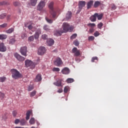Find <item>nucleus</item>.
<instances>
[{
    "mask_svg": "<svg viewBox=\"0 0 128 128\" xmlns=\"http://www.w3.org/2000/svg\"><path fill=\"white\" fill-rule=\"evenodd\" d=\"M63 30H56V33L58 36H62V34L64 32H72L74 28L72 26H70V24L68 23H64L63 25Z\"/></svg>",
    "mask_w": 128,
    "mask_h": 128,
    "instance_id": "obj_1",
    "label": "nucleus"
},
{
    "mask_svg": "<svg viewBox=\"0 0 128 128\" xmlns=\"http://www.w3.org/2000/svg\"><path fill=\"white\" fill-rule=\"evenodd\" d=\"M50 10V18H56V12L54 8V2H50L48 6Z\"/></svg>",
    "mask_w": 128,
    "mask_h": 128,
    "instance_id": "obj_2",
    "label": "nucleus"
},
{
    "mask_svg": "<svg viewBox=\"0 0 128 128\" xmlns=\"http://www.w3.org/2000/svg\"><path fill=\"white\" fill-rule=\"evenodd\" d=\"M10 72L12 78H14V80H18V78H22V75L21 74L20 72L16 69H12L10 70Z\"/></svg>",
    "mask_w": 128,
    "mask_h": 128,
    "instance_id": "obj_3",
    "label": "nucleus"
},
{
    "mask_svg": "<svg viewBox=\"0 0 128 128\" xmlns=\"http://www.w3.org/2000/svg\"><path fill=\"white\" fill-rule=\"evenodd\" d=\"M86 1H79L78 2V10L76 14H78L80 12H82V10L84 6H86Z\"/></svg>",
    "mask_w": 128,
    "mask_h": 128,
    "instance_id": "obj_4",
    "label": "nucleus"
},
{
    "mask_svg": "<svg viewBox=\"0 0 128 128\" xmlns=\"http://www.w3.org/2000/svg\"><path fill=\"white\" fill-rule=\"evenodd\" d=\"M46 6V2L41 0L37 6L38 10H42Z\"/></svg>",
    "mask_w": 128,
    "mask_h": 128,
    "instance_id": "obj_5",
    "label": "nucleus"
},
{
    "mask_svg": "<svg viewBox=\"0 0 128 128\" xmlns=\"http://www.w3.org/2000/svg\"><path fill=\"white\" fill-rule=\"evenodd\" d=\"M20 52L22 54V56H26L28 55L26 54V52H28V47L26 46L21 47L20 49Z\"/></svg>",
    "mask_w": 128,
    "mask_h": 128,
    "instance_id": "obj_6",
    "label": "nucleus"
},
{
    "mask_svg": "<svg viewBox=\"0 0 128 128\" xmlns=\"http://www.w3.org/2000/svg\"><path fill=\"white\" fill-rule=\"evenodd\" d=\"M72 53L74 54V56H80V50H78V48L76 47L72 48Z\"/></svg>",
    "mask_w": 128,
    "mask_h": 128,
    "instance_id": "obj_7",
    "label": "nucleus"
},
{
    "mask_svg": "<svg viewBox=\"0 0 128 128\" xmlns=\"http://www.w3.org/2000/svg\"><path fill=\"white\" fill-rule=\"evenodd\" d=\"M25 66L26 68H28V66H32V68H34V64L32 61L29 60H26Z\"/></svg>",
    "mask_w": 128,
    "mask_h": 128,
    "instance_id": "obj_8",
    "label": "nucleus"
},
{
    "mask_svg": "<svg viewBox=\"0 0 128 128\" xmlns=\"http://www.w3.org/2000/svg\"><path fill=\"white\" fill-rule=\"evenodd\" d=\"M62 64V60L60 58H57L55 62H54V64L55 66H60Z\"/></svg>",
    "mask_w": 128,
    "mask_h": 128,
    "instance_id": "obj_9",
    "label": "nucleus"
},
{
    "mask_svg": "<svg viewBox=\"0 0 128 128\" xmlns=\"http://www.w3.org/2000/svg\"><path fill=\"white\" fill-rule=\"evenodd\" d=\"M64 80L58 79L56 82L54 83V86H64Z\"/></svg>",
    "mask_w": 128,
    "mask_h": 128,
    "instance_id": "obj_10",
    "label": "nucleus"
},
{
    "mask_svg": "<svg viewBox=\"0 0 128 128\" xmlns=\"http://www.w3.org/2000/svg\"><path fill=\"white\" fill-rule=\"evenodd\" d=\"M46 52V48L41 46L38 50V54L39 56H42V54H44Z\"/></svg>",
    "mask_w": 128,
    "mask_h": 128,
    "instance_id": "obj_11",
    "label": "nucleus"
},
{
    "mask_svg": "<svg viewBox=\"0 0 128 128\" xmlns=\"http://www.w3.org/2000/svg\"><path fill=\"white\" fill-rule=\"evenodd\" d=\"M14 56L18 60H19V62H24V60H26L24 58L20 56V55L18 54V53L14 54Z\"/></svg>",
    "mask_w": 128,
    "mask_h": 128,
    "instance_id": "obj_12",
    "label": "nucleus"
},
{
    "mask_svg": "<svg viewBox=\"0 0 128 128\" xmlns=\"http://www.w3.org/2000/svg\"><path fill=\"white\" fill-rule=\"evenodd\" d=\"M0 52H6V46L2 42L0 44Z\"/></svg>",
    "mask_w": 128,
    "mask_h": 128,
    "instance_id": "obj_13",
    "label": "nucleus"
},
{
    "mask_svg": "<svg viewBox=\"0 0 128 128\" xmlns=\"http://www.w3.org/2000/svg\"><path fill=\"white\" fill-rule=\"evenodd\" d=\"M42 34V30L40 28H38L36 30V32L34 35V38L38 39L40 38V35Z\"/></svg>",
    "mask_w": 128,
    "mask_h": 128,
    "instance_id": "obj_14",
    "label": "nucleus"
},
{
    "mask_svg": "<svg viewBox=\"0 0 128 128\" xmlns=\"http://www.w3.org/2000/svg\"><path fill=\"white\" fill-rule=\"evenodd\" d=\"M96 16H98V13H95L94 15H92L90 17V20H91L92 22H96Z\"/></svg>",
    "mask_w": 128,
    "mask_h": 128,
    "instance_id": "obj_15",
    "label": "nucleus"
},
{
    "mask_svg": "<svg viewBox=\"0 0 128 128\" xmlns=\"http://www.w3.org/2000/svg\"><path fill=\"white\" fill-rule=\"evenodd\" d=\"M63 74H70V69L68 68H64L62 70Z\"/></svg>",
    "mask_w": 128,
    "mask_h": 128,
    "instance_id": "obj_16",
    "label": "nucleus"
},
{
    "mask_svg": "<svg viewBox=\"0 0 128 128\" xmlns=\"http://www.w3.org/2000/svg\"><path fill=\"white\" fill-rule=\"evenodd\" d=\"M47 44L49 46H52L54 44V40L52 38L48 39L47 40Z\"/></svg>",
    "mask_w": 128,
    "mask_h": 128,
    "instance_id": "obj_17",
    "label": "nucleus"
},
{
    "mask_svg": "<svg viewBox=\"0 0 128 128\" xmlns=\"http://www.w3.org/2000/svg\"><path fill=\"white\" fill-rule=\"evenodd\" d=\"M16 42V38L14 37H10L9 38L10 44H14Z\"/></svg>",
    "mask_w": 128,
    "mask_h": 128,
    "instance_id": "obj_18",
    "label": "nucleus"
},
{
    "mask_svg": "<svg viewBox=\"0 0 128 128\" xmlns=\"http://www.w3.org/2000/svg\"><path fill=\"white\" fill-rule=\"evenodd\" d=\"M42 74H38L37 76H36L35 82H40V80H42Z\"/></svg>",
    "mask_w": 128,
    "mask_h": 128,
    "instance_id": "obj_19",
    "label": "nucleus"
},
{
    "mask_svg": "<svg viewBox=\"0 0 128 128\" xmlns=\"http://www.w3.org/2000/svg\"><path fill=\"white\" fill-rule=\"evenodd\" d=\"M92 4H94V1L90 0V2H88L86 4L88 10H89V8H90Z\"/></svg>",
    "mask_w": 128,
    "mask_h": 128,
    "instance_id": "obj_20",
    "label": "nucleus"
},
{
    "mask_svg": "<svg viewBox=\"0 0 128 128\" xmlns=\"http://www.w3.org/2000/svg\"><path fill=\"white\" fill-rule=\"evenodd\" d=\"M32 114V111L30 110H28L27 111L26 113V120H30V114Z\"/></svg>",
    "mask_w": 128,
    "mask_h": 128,
    "instance_id": "obj_21",
    "label": "nucleus"
},
{
    "mask_svg": "<svg viewBox=\"0 0 128 128\" xmlns=\"http://www.w3.org/2000/svg\"><path fill=\"white\" fill-rule=\"evenodd\" d=\"M74 82V80L72 78H68L66 80V82L68 84H72V82Z\"/></svg>",
    "mask_w": 128,
    "mask_h": 128,
    "instance_id": "obj_22",
    "label": "nucleus"
},
{
    "mask_svg": "<svg viewBox=\"0 0 128 128\" xmlns=\"http://www.w3.org/2000/svg\"><path fill=\"white\" fill-rule=\"evenodd\" d=\"M36 2H38V0H30V4L32 6H36Z\"/></svg>",
    "mask_w": 128,
    "mask_h": 128,
    "instance_id": "obj_23",
    "label": "nucleus"
},
{
    "mask_svg": "<svg viewBox=\"0 0 128 128\" xmlns=\"http://www.w3.org/2000/svg\"><path fill=\"white\" fill-rule=\"evenodd\" d=\"M70 18H72V12H68L66 15V18H67V20H70Z\"/></svg>",
    "mask_w": 128,
    "mask_h": 128,
    "instance_id": "obj_24",
    "label": "nucleus"
},
{
    "mask_svg": "<svg viewBox=\"0 0 128 128\" xmlns=\"http://www.w3.org/2000/svg\"><path fill=\"white\" fill-rule=\"evenodd\" d=\"M10 4V3L8 2L3 1L2 2H0V6H8Z\"/></svg>",
    "mask_w": 128,
    "mask_h": 128,
    "instance_id": "obj_25",
    "label": "nucleus"
},
{
    "mask_svg": "<svg viewBox=\"0 0 128 128\" xmlns=\"http://www.w3.org/2000/svg\"><path fill=\"white\" fill-rule=\"evenodd\" d=\"M102 16H104V14H98L97 13L96 18H98V20H100L102 18Z\"/></svg>",
    "mask_w": 128,
    "mask_h": 128,
    "instance_id": "obj_26",
    "label": "nucleus"
},
{
    "mask_svg": "<svg viewBox=\"0 0 128 128\" xmlns=\"http://www.w3.org/2000/svg\"><path fill=\"white\" fill-rule=\"evenodd\" d=\"M100 5V2L99 1H96L94 4V8H98Z\"/></svg>",
    "mask_w": 128,
    "mask_h": 128,
    "instance_id": "obj_27",
    "label": "nucleus"
},
{
    "mask_svg": "<svg viewBox=\"0 0 128 128\" xmlns=\"http://www.w3.org/2000/svg\"><path fill=\"white\" fill-rule=\"evenodd\" d=\"M88 26L90 28H96V24L94 23H89L88 24Z\"/></svg>",
    "mask_w": 128,
    "mask_h": 128,
    "instance_id": "obj_28",
    "label": "nucleus"
},
{
    "mask_svg": "<svg viewBox=\"0 0 128 128\" xmlns=\"http://www.w3.org/2000/svg\"><path fill=\"white\" fill-rule=\"evenodd\" d=\"M30 94V98H33V96H36V91L34 90L32 92H31Z\"/></svg>",
    "mask_w": 128,
    "mask_h": 128,
    "instance_id": "obj_29",
    "label": "nucleus"
},
{
    "mask_svg": "<svg viewBox=\"0 0 128 128\" xmlns=\"http://www.w3.org/2000/svg\"><path fill=\"white\" fill-rule=\"evenodd\" d=\"M110 6H111V10H116V4H111Z\"/></svg>",
    "mask_w": 128,
    "mask_h": 128,
    "instance_id": "obj_30",
    "label": "nucleus"
},
{
    "mask_svg": "<svg viewBox=\"0 0 128 128\" xmlns=\"http://www.w3.org/2000/svg\"><path fill=\"white\" fill-rule=\"evenodd\" d=\"M30 124H36V121L34 120V118H31V119L29 121Z\"/></svg>",
    "mask_w": 128,
    "mask_h": 128,
    "instance_id": "obj_31",
    "label": "nucleus"
},
{
    "mask_svg": "<svg viewBox=\"0 0 128 128\" xmlns=\"http://www.w3.org/2000/svg\"><path fill=\"white\" fill-rule=\"evenodd\" d=\"M14 30V28H10L9 30H6V32L7 34H12V32H13Z\"/></svg>",
    "mask_w": 128,
    "mask_h": 128,
    "instance_id": "obj_32",
    "label": "nucleus"
},
{
    "mask_svg": "<svg viewBox=\"0 0 128 128\" xmlns=\"http://www.w3.org/2000/svg\"><path fill=\"white\" fill-rule=\"evenodd\" d=\"M6 80V78L5 76L0 77V82H4Z\"/></svg>",
    "mask_w": 128,
    "mask_h": 128,
    "instance_id": "obj_33",
    "label": "nucleus"
},
{
    "mask_svg": "<svg viewBox=\"0 0 128 128\" xmlns=\"http://www.w3.org/2000/svg\"><path fill=\"white\" fill-rule=\"evenodd\" d=\"M46 20L47 22H48V24H52V22H54V21L50 19V18H48V17H46Z\"/></svg>",
    "mask_w": 128,
    "mask_h": 128,
    "instance_id": "obj_34",
    "label": "nucleus"
},
{
    "mask_svg": "<svg viewBox=\"0 0 128 128\" xmlns=\"http://www.w3.org/2000/svg\"><path fill=\"white\" fill-rule=\"evenodd\" d=\"M8 36L6 34H0V40H6Z\"/></svg>",
    "mask_w": 128,
    "mask_h": 128,
    "instance_id": "obj_35",
    "label": "nucleus"
},
{
    "mask_svg": "<svg viewBox=\"0 0 128 128\" xmlns=\"http://www.w3.org/2000/svg\"><path fill=\"white\" fill-rule=\"evenodd\" d=\"M74 44L76 46H80V42L78 41V40H76L73 42Z\"/></svg>",
    "mask_w": 128,
    "mask_h": 128,
    "instance_id": "obj_36",
    "label": "nucleus"
},
{
    "mask_svg": "<svg viewBox=\"0 0 128 128\" xmlns=\"http://www.w3.org/2000/svg\"><path fill=\"white\" fill-rule=\"evenodd\" d=\"M70 89V87L68 86H66L64 88V92L65 94H66L68 92V90Z\"/></svg>",
    "mask_w": 128,
    "mask_h": 128,
    "instance_id": "obj_37",
    "label": "nucleus"
},
{
    "mask_svg": "<svg viewBox=\"0 0 128 128\" xmlns=\"http://www.w3.org/2000/svg\"><path fill=\"white\" fill-rule=\"evenodd\" d=\"M20 126H24L26 124V120L24 119H22L20 120Z\"/></svg>",
    "mask_w": 128,
    "mask_h": 128,
    "instance_id": "obj_38",
    "label": "nucleus"
},
{
    "mask_svg": "<svg viewBox=\"0 0 128 128\" xmlns=\"http://www.w3.org/2000/svg\"><path fill=\"white\" fill-rule=\"evenodd\" d=\"M44 30H46V32H48V30H50V26L48 25H44Z\"/></svg>",
    "mask_w": 128,
    "mask_h": 128,
    "instance_id": "obj_39",
    "label": "nucleus"
},
{
    "mask_svg": "<svg viewBox=\"0 0 128 128\" xmlns=\"http://www.w3.org/2000/svg\"><path fill=\"white\" fill-rule=\"evenodd\" d=\"M78 36L77 34H74L70 36V40H74Z\"/></svg>",
    "mask_w": 128,
    "mask_h": 128,
    "instance_id": "obj_40",
    "label": "nucleus"
},
{
    "mask_svg": "<svg viewBox=\"0 0 128 128\" xmlns=\"http://www.w3.org/2000/svg\"><path fill=\"white\" fill-rule=\"evenodd\" d=\"M102 26H104V24H102V22H100L98 24V28H100V30H102Z\"/></svg>",
    "mask_w": 128,
    "mask_h": 128,
    "instance_id": "obj_41",
    "label": "nucleus"
},
{
    "mask_svg": "<svg viewBox=\"0 0 128 128\" xmlns=\"http://www.w3.org/2000/svg\"><path fill=\"white\" fill-rule=\"evenodd\" d=\"M94 60H98V57L95 56L92 58V62H94Z\"/></svg>",
    "mask_w": 128,
    "mask_h": 128,
    "instance_id": "obj_42",
    "label": "nucleus"
},
{
    "mask_svg": "<svg viewBox=\"0 0 128 128\" xmlns=\"http://www.w3.org/2000/svg\"><path fill=\"white\" fill-rule=\"evenodd\" d=\"M6 16V14H2L0 15V20H4Z\"/></svg>",
    "mask_w": 128,
    "mask_h": 128,
    "instance_id": "obj_43",
    "label": "nucleus"
},
{
    "mask_svg": "<svg viewBox=\"0 0 128 128\" xmlns=\"http://www.w3.org/2000/svg\"><path fill=\"white\" fill-rule=\"evenodd\" d=\"M6 26H8V24H6V23H4V24L0 25V28H6Z\"/></svg>",
    "mask_w": 128,
    "mask_h": 128,
    "instance_id": "obj_44",
    "label": "nucleus"
},
{
    "mask_svg": "<svg viewBox=\"0 0 128 128\" xmlns=\"http://www.w3.org/2000/svg\"><path fill=\"white\" fill-rule=\"evenodd\" d=\"M94 40V36H90L88 37V40L90 42Z\"/></svg>",
    "mask_w": 128,
    "mask_h": 128,
    "instance_id": "obj_45",
    "label": "nucleus"
},
{
    "mask_svg": "<svg viewBox=\"0 0 128 128\" xmlns=\"http://www.w3.org/2000/svg\"><path fill=\"white\" fill-rule=\"evenodd\" d=\"M100 32L98 31H96V32L94 33V36L96 38L100 36Z\"/></svg>",
    "mask_w": 128,
    "mask_h": 128,
    "instance_id": "obj_46",
    "label": "nucleus"
},
{
    "mask_svg": "<svg viewBox=\"0 0 128 128\" xmlns=\"http://www.w3.org/2000/svg\"><path fill=\"white\" fill-rule=\"evenodd\" d=\"M34 40V36H30L28 38V42H33Z\"/></svg>",
    "mask_w": 128,
    "mask_h": 128,
    "instance_id": "obj_47",
    "label": "nucleus"
},
{
    "mask_svg": "<svg viewBox=\"0 0 128 128\" xmlns=\"http://www.w3.org/2000/svg\"><path fill=\"white\" fill-rule=\"evenodd\" d=\"M42 40H48V35L44 34L42 35Z\"/></svg>",
    "mask_w": 128,
    "mask_h": 128,
    "instance_id": "obj_48",
    "label": "nucleus"
},
{
    "mask_svg": "<svg viewBox=\"0 0 128 128\" xmlns=\"http://www.w3.org/2000/svg\"><path fill=\"white\" fill-rule=\"evenodd\" d=\"M34 90V86L30 85L28 88V92H30L31 90Z\"/></svg>",
    "mask_w": 128,
    "mask_h": 128,
    "instance_id": "obj_49",
    "label": "nucleus"
},
{
    "mask_svg": "<svg viewBox=\"0 0 128 128\" xmlns=\"http://www.w3.org/2000/svg\"><path fill=\"white\" fill-rule=\"evenodd\" d=\"M13 4L14 6H20V2H15L13 3Z\"/></svg>",
    "mask_w": 128,
    "mask_h": 128,
    "instance_id": "obj_50",
    "label": "nucleus"
},
{
    "mask_svg": "<svg viewBox=\"0 0 128 128\" xmlns=\"http://www.w3.org/2000/svg\"><path fill=\"white\" fill-rule=\"evenodd\" d=\"M20 119H16L14 120V124H18L20 123Z\"/></svg>",
    "mask_w": 128,
    "mask_h": 128,
    "instance_id": "obj_51",
    "label": "nucleus"
},
{
    "mask_svg": "<svg viewBox=\"0 0 128 128\" xmlns=\"http://www.w3.org/2000/svg\"><path fill=\"white\" fill-rule=\"evenodd\" d=\"M95 30L94 28H90L89 30V32L90 34H92L94 32Z\"/></svg>",
    "mask_w": 128,
    "mask_h": 128,
    "instance_id": "obj_52",
    "label": "nucleus"
},
{
    "mask_svg": "<svg viewBox=\"0 0 128 128\" xmlns=\"http://www.w3.org/2000/svg\"><path fill=\"white\" fill-rule=\"evenodd\" d=\"M53 72H60V68H52Z\"/></svg>",
    "mask_w": 128,
    "mask_h": 128,
    "instance_id": "obj_53",
    "label": "nucleus"
},
{
    "mask_svg": "<svg viewBox=\"0 0 128 128\" xmlns=\"http://www.w3.org/2000/svg\"><path fill=\"white\" fill-rule=\"evenodd\" d=\"M0 98H1V100H4V94L0 93Z\"/></svg>",
    "mask_w": 128,
    "mask_h": 128,
    "instance_id": "obj_54",
    "label": "nucleus"
},
{
    "mask_svg": "<svg viewBox=\"0 0 128 128\" xmlns=\"http://www.w3.org/2000/svg\"><path fill=\"white\" fill-rule=\"evenodd\" d=\"M13 116H16V114H18V112L16 110L12 112Z\"/></svg>",
    "mask_w": 128,
    "mask_h": 128,
    "instance_id": "obj_55",
    "label": "nucleus"
},
{
    "mask_svg": "<svg viewBox=\"0 0 128 128\" xmlns=\"http://www.w3.org/2000/svg\"><path fill=\"white\" fill-rule=\"evenodd\" d=\"M27 36H26V33H23L22 34V38H26Z\"/></svg>",
    "mask_w": 128,
    "mask_h": 128,
    "instance_id": "obj_56",
    "label": "nucleus"
},
{
    "mask_svg": "<svg viewBox=\"0 0 128 128\" xmlns=\"http://www.w3.org/2000/svg\"><path fill=\"white\" fill-rule=\"evenodd\" d=\"M57 92L59 94H61V92H64V90H62V88H60L58 89V90Z\"/></svg>",
    "mask_w": 128,
    "mask_h": 128,
    "instance_id": "obj_57",
    "label": "nucleus"
},
{
    "mask_svg": "<svg viewBox=\"0 0 128 128\" xmlns=\"http://www.w3.org/2000/svg\"><path fill=\"white\" fill-rule=\"evenodd\" d=\"M28 30H32V24H30L28 26Z\"/></svg>",
    "mask_w": 128,
    "mask_h": 128,
    "instance_id": "obj_58",
    "label": "nucleus"
},
{
    "mask_svg": "<svg viewBox=\"0 0 128 128\" xmlns=\"http://www.w3.org/2000/svg\"><path fill=\"white\" fill-rule=\"evenodd\" d=\"M10 15H8V18H10Z\"/></svg>",
    "mask_w": 128,
    "mask_h": 128,
    "instance_id": "obj_59",
    "label": "nucleus"
},
{
    "mask_svg": "<svg viewBox=\"0 0 128 128\" xmlns=\"http://www.w3.org/2000/svg\"><path fill=\"white\" fill-rule=\"evenodd\" d=\"M25 28H26V24H24Z\"/></svg>",
    "mask_w": 128,
    "mask_h": 128,
    "instance_id": "obj_60",
    "label": "nucleus"
},
{
    "mask_svg": "<svg viewBox=\"0 0 128 128\" xmlns=\"http://www.w3.org/2000/svg\"><path fill=\"white\" fill-rule=\"evenodd\" d=\"M0 56H2V54H0Z\"/></svg>",
    "mask_w": 128,
    "mask_h": 128,
    "instance_id": "obj_61",
    "label": "nucleus"
},
{
    "mask_svg": "<svg viewBox=\"0 0 128 128\" xmlns=\"http://www.w3.org/2000/svg\"><path fill=\"white\" fill-rule=\"evenodd\" d=\"M76 60L78 61V58H76Z\"/></svg>",
    "mask_w": 128,
    "mask_h": 128,
    "instance_id": "obj_62",
    "label": "nucleus"
},
{
    "mask_svg": "<svg viewBox=\"0 0 128 128\" xmlns=\"http://www.w3.org/2000/svg\"><path fill=\"white\" fill-rule=\"evenodd\" d=\"M31 128H34V127H32Z\"/></svg>",
    "mask_w": 128,
    "mask_h": 128,
    "instance_id": "obj_63",
    "label": "nucleus"
},
{
    "mask_svg": "<svg viewBox=\"0 0 128 128\" xmlns=\"http://www.w3.org/2000/svg\"><path fill=\"white\" fill-rule=\"evenodd\" d=\"M44 2H46V0H44Z\"/></svg>",
    "mask_w": 128,
    "mask_h": 128,
    "instance_id": "obj_64",
    "label": "nucleus"
}]
</instances>
